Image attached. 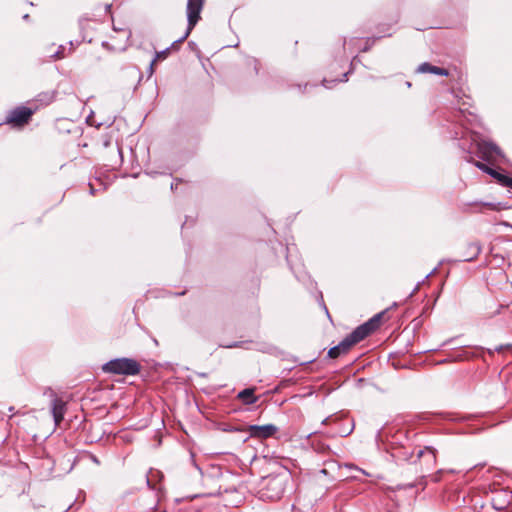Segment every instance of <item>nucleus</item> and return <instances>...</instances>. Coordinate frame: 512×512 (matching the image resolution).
Returning <instances> with one entry per match:
<instances>
[{
	"label": "nucleus",
	"instance_id": "13",
	"mask_svg": "<svg viewBox=\"0 0 512 512\" xmlns=\"http://www.w3.org/2000/svg\"><path fill=\"white\" fill-rule=\"evenodd\" d=\"M469 249L471 250V255H469L465 258V260H467V261L472 260L473 258L478 256L479 253L481 252V246L478 243H471L469 245Z\"/></svg>",
	"mask_w": 512,
	"mask_h": 512
},
{
	"label": "nucleus",
	"instance_id": "10",
	"mask_svg": "<svg viewBox=\"0 0 512 512\" xmlns=\"http://www.w3.org/2000/svg\"><path fill=\"white\" fill-rule=\"evenodd\" d=\"M352 346L349 344L346 338H344L338 345L330 348L328 356L330 358H337L342 354L347 353Z\"/></svg>",
	"mask_w": 512,
	"mask_h": 512
},
{
	"label": "nucleus",
	"instance_id": "11",
	"mask_svg": "<svg viewBox=\"0 0 512 512\" xmlns=\"http://www.w3.org/2000/svg\"><path fill=\"white\" fill-rule=\"evenodd\" d=\"M254 392L255 388L244 389L238 393L237 398L246 405L254 404L258 400V397L254 395Z\"/></svg>",
	"mask_w": 512,
	"mask_h": 512
},
{
	"label": "nucleus",
	"instance_id": "17",
	"mask_svg": "<svg viewBox=\"0 0 512 512\" xmlns=\"http://www.w3.org/2000/svg\"><path fill=\"white\" fill-rule=\"evenodd\" d=\"M483 206H485L491 210H496V211H499L501 209L499 204L485 203V204H483Z\"/></svg>",
	"mask_w": 512,
	"mask_h": 512
},
{
	"label": "nucleus",
	"instance_id": "2",
	"mask_svg": "<svg viewBox=\"0 0 512 512\" xmlns=\"http://www.w3.org/2000/svg\"><path fill=\"white\" fill-rule=\"evenodd\" d=\"M105 372L119 375H136L140 372V365L130 358H119L107 362L103 366Z\"/></svg>",
	"mask_w": 512,
	"mask_h": 512
},
{
	"label": "nucleus",
	"instance_id": "8",
	"mask_svg": "<svg viewBox=\"0 0 512 512\" xmlns=\"http://www.w3.org/2000/svg\"><path fill=\"white\" fill-rule=\"evenodd\" d=\"M65 406L66 403L62 399L56 398L53 400L52 414L56 425H59L64 418Z\"/></svg>",
	"mask_w": 512,
	"mask_h": 512
},
{
	"label": "nucleus",
	"instance_id": "7",
	"mask_svg": "<svg viewBox=\"0 0 512 512\" xmlns=\"http://www.w3.org/2000/svg\"><path fill=\"white\" fill-rule=\"evenodd\" d=\"M248 431L251 437L266 439L273 436L278 431V428L273 424H267L262 426L251 425Z\"/></svg>",
	"mask_w": 512,
	"mask_h": 512
},
{
	"label": "nucleus",
	"instance_id": "6",
	"mask_svg": "<svg viewBox=\"0 0 512 512\" xmlns=\"http://www.w3.org/2000/svg\"><path fill=\"white\" fill-rule=\"evenodd\" d=\"M115 32L118 34V36H111L110 41L104 42L103 45L113 51L125 50L131 35L130 31L123 29L119 32Z\"/></svg>",
	"mask_w": 512,
	"mask_h": 512
},
{
	"label": "nucleus",
	"instance_id": "4",
	"mask_svg": "<svg viewBox=\"0 0 512 512\" xmlns=\"http://www.w3.org/2000/svg\"><path fill=\"white\" fill-rule=\"evenodd\" d=\"M33 113L34 111L28 107H16L8 113L6 123L14 128H22L29 123Z\"/></svg>",
	"mask_w": 512,
	"mask_h": 512
},
{
	"label": "nucleus",
	"instance_id": "5",
	"mask_svg": "<svg viewBox=\"0 0 512 512\" xmlns=\"http://www.w3.org/2000/svg\"><path fill=\"white\" fill-rule=\"evenodd\" d=\"M204 0H188L187 3V18H188V27L183 35V37L180 39L181 41L185 40L189 34L191 33L192 29L200 19V12L203 8Z\"/></svg>",
	"mask_w": 512,
	"mask_h": 512
},
{
	"label": "nucleus",
	"instance_id": "9",
	"mask_svg": "<svg viewBox=\"0 0 512 512\" xmlns=\"http://www.w3.org/2000/svg\"><path fill=\"white\" fill-rule=\"evenodd\" d=\"M417 71L420 73H432V74H436V75H440V76H448L449 75V72L447 69L431 65L430 63H427V62L419 65V67L417 68Z\"/></svg>",
	"mask_w": 512,
	"mask_h": 512
},
{
	"label": "nucleus",
	"instance_id": "15",
	"mask_svg": "<svg viewBox=\"0 0 512 512\" xmlns=\"http://www.w3.org/2000/svg\"><path fill=\"white\" fill-rule=\"evenodd\" d=\"M423 455L428 456L433 463L436 461L435 451L430 447L425 448V450L418 451V457H421Z\"/></svg>",
	"mask_w": 512,
	"mask_h": 512
},
{
	"label": "nucleus",
	"instance_id": "3",
	"mask_svg": "<svg viewBox=\"0 0 512 512\" xmlns=\"http://www.w3.org/2000/svg\"><path fill=\"white\" fill-rule=\"evenodd\" d=\"M383 314L384 312L378 313L370 320L357 327L350 335L346 337L349 344L353 346L374 332L380 326Z\"/></svg>",
	"mask_w": 512,
	"mask_h": 512
},
{
	"label": "nucleus",
	"instance_id": "1",
	"mask_svg": "<svg viewBox=\"0 0 512 512\" xmlns=\"http://www.w3.org/2000/svg\"><path fill=\"white\" fill-rule=\"evenodd\" d=\"M285 487V477L282 475L267 476L261 481L260 497L264 500H278Z\"/></svg>",
	"mask_w": 512,
	"mask_h": 512
},
{
	"label": "nucleus",
	"instance_id": "14",
	"mask_svg": "<svg viewBox=\"0 0 512 512\" xmlns=\"http://www.w3.org/2000/svg\"><path fill=\"white\" fill-rule=\"evenodd\" d=\"M475 165H476L479 169H481V170H483V171H485V172L489 173L490 175H492V176H494V177L504 178L503 176H501L500 174H498V173H497L496 171H494L493 169L489 168V167H488L487 165H485L484 163L476 162V163H475Z\"/></svg>",
	"mask_w": 512,
	"mask_h": 512
},
{
	"label": "nucleus",
	"instance_id": "18",
	"mask_svg": "<svg viewBox=\"0 0 512 512\" xmlns=\"http://www.w3.org/2000/svg\"><path fill=\"white\" fill-rule=\"evenodd\" d=\"M507 183H508L509 185H511V184H512V180H509Z\"/></svg>",
	"mask_w": 512,
	"mask_h": 512
},
{
	"label": "nucleus",
	"instance_id": "16",
	"mask_svg": "<svg viewBox=\"0 0 512 512\" xmlns=\"http://www.w3.org/2000/svg\"><path fill=\"white\" fill-rule=\"evenodd\" d=\"M64 51H65V47L59 46L58 49L50 56H51V58H53L55 60L62 59L65 57Z\"/></svg>",
	"mask_w": 512,
	"mask_h": 512
},
{
	"label": "nucleus",
	"instance_id": "12",
	"mask_svg": "<svg viewBox=\"0 0 512 512\" xmlns=\"http://www.w3.org/2000/svg\"><path fill=\"white\" fill-rule=\"evenodd\" d=\"M480 151L487 159L493 158L500 154V149L492 143H483L480 145Z\"/></svg>",
	"mask_w": 512,
	"mask_h": 512
}]
</instances>
